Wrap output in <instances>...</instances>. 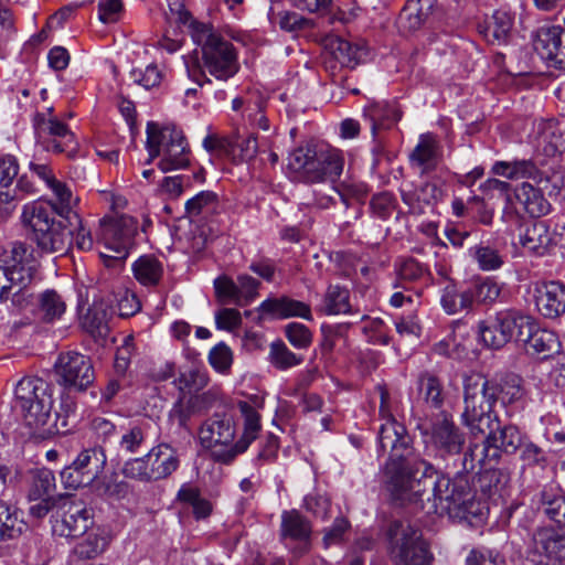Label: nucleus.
I'll use <instances>...</instances> for the list:
<instances>
[{"instance_id": "1", "label": "nucleus", "mask_w": 565, "mask_h": 565, "mask_svg": "<svg viewBox=\"0 0 565 565\" xmlns=\"http://www.w3.org/2000/svg\"><path fill=\"white\" fill-rule=\"evenodd\" d=\"M388 477L395 499L419 504L427 513L447 514L459 521L481 514L480 502L462 470L450 479L416 454Z\"/></svg>"}, {"instance_id": "2", "label": "nucleus", "mask_w": 565, "mask_h": 565, "mask_svg": "<svg viewBox=\"0 0 565 565\" xmlns=\"http://www.w3.org/2000/svg\"><path fill=\"white\" fill-rule=\"evenodd\" d=\"M494 174L508 179H531L518 184L513 194L518 204L531 217H542L552 212V201L565 207V175L554 162L545 159H522L498 161L493 164Z\"/></svg>"}, {"instance_id": "3", "label": "nucleus", "mask_w": 565, "mask_h": 565, "mask_svg": "<svg viewBox=\"0 0 565 565\" xmlns=\"http://www.w3.org/2000/svg\"><path fill=\"white\" fill-rule=\"evenodd\" d=\"M237 407L244 417V431L234 445L235 425L226 415H213L199 431L201 444L211 449L215 459L223 463H230L238 454L244 452L260 430L259 414L249 402L239 401Z\"/></svg>"}, {"instance_id": "4", "label": "nucleus", "mask_w": 565, "mask_h": 565, "mask_svg": "<svg viewBox=\"0 0 565 565\" xmlns=\"http://www.w3.org/2000/svg\"><path fill=\"white\" fill-rule=\"evenodd\" d=\"M191 38L201 46L203 65L199 57L189 56L185 58V67L189 77L200 86L206 78L204 68L217 79L226 81L233 77L238 71L237 56L234 46L217 34L212 26L204 23L191 25Z\"/></svg>"}, {"instance_id": "5", "label": "nucleus", "mask_w": 565, "mask_h": 565, "mask_svg": "<svg viewBox=\"0 0 565 565\" xmlns=\"http://www.w3.org/2000/svg\"><path fill=\"white\" fill-rule=\"evenodd\" d=\"M36 269V262L24 244H10L0 255V305L15 311L32 305L31 285Z\"/></svg>"}, {"instance_id": "6", "label": "nucleus", "mask_w": 565, "mask_h": 565, "mask_svg": "<svg viewBox=\"0 0 565 565\" xmlns=\"http://www.w3.org/2000/svg\"><path fill=\"white\" fill-rule=\"evenodd\" d=\"M55 210L45 202H30L23 205L21 223L32 233V238L43 252L63 253L72 245L74 226L65 217L56 218Z\"/></svg>"}, {"instance_id": "7", "label": "nucleus", "mask_w": 565, "mask_h": 565, "mask_svg": "<svg viewBox=\"0 0 565 565\" xmlns=\"http://www.w3.org/2000/svg\"><path fill=\"white\" fill-rule=\"evenodd\" d=\"M344 160L338 149L308 141L298 146L288 158V168L305 183H334L341 175Z\"/></svg>"}, {"instance_id": "8", "label": "nucleus", "mask_w": 565, "mask_h": 565, "mask_svg": "<svg viewBox=\"0 0 565 565\" xmlns=\"http://www.w3.org/2000/svg\"><path fill=\"white\" fill-rule=\"evenodd\" d=\"M380 392L379 416L382 422L379 427V452L387 454L386 473L390 476L405 462L415 458L416 451L406 427L396 420L391 411L390 393L384 386L377 387Z\"/></svg>"}, {"instance_id": "9", "label": "nucleus", "mask_w": 565, "mask_h": 565, "mask_svg": "<svg viewBox=\"0 0 565 565\" xmlns=\"http://www.w3.org/2000/svg\"><path fill=\"white\" fill-rule=\"evenodd\" d=\"M498 399L497 382L488 381L479 374L465 377V409L461 417L473 436L484 435L487 428L494 426L492 407Z\"/></svg>"}, {"instance_id": "10", "label": "nucleus", "mask_w": 565, "mask_h": 565, "mask_svg": "<svg viewBox=\"0 0 565 565\" xmlns=\"http://www.w3.org/2000/svg\"><path fill=\"white\" fill-rule=\"evenodd\" d=\"M147 163L160 158L157 166L162 172L184 169L190 164V148L182 130L154 122L147 126Z\"/></svg>"}, {"instance_id": "11", "label": "nucleus", "mask_w": 565, "mask_h": 565, "mask_svg": "<svg viewBox=\"0 0 565 565\" xmlns=\"http://www.w3.org/2000/svg\"><path fill=\"white\" fill-rule=\"evenodd\" d=\"M54 385L38 376H25L14 387V408L30 427L47 424L54 405Z\"/></svg>"}, {"instance_id": "12", "label": "nucleus", "mask_w": 565, "mask_h": 565, "mask_svg": "<svg viewBox=\"0 0 565 565\" xmlns=\"http://www.w3.org/2000/svg\"><path fill=\"white\" fill-rule=\"evenodd\" d=\"M388 554L396 565H429L431 556L420 531L406 521H394L388 529Z\"/></svg>"}, {"instance_id": "13", "label": "nucleus", "mask_w": 565, "mask_h": 565, "mask_svg": "<svg viewBox=\"0 0 565 565\" xmlns=\"http://www.w3.org/2000/svg\"><path fill=\"white\" fill-rule=\"evenodd\" d=\"M137 233L138 222L132 216L120 215L116 218L102 220L97 232L98 243L114 254L108 255L100 252V255L114 259H125Z\"/></svg>"}, {"instance_id": "14", "label": "nucleus", "mask_w": 565, "mask_h": 565, "mask_svg": "<svg viewBox=\"0 0 565 565\" xmlns=\"http://www.w3.org/2000/svg\"><path fill=\"white\" fill-rule=\"evenodd\" d=\"M525 318L512 310L498 311L478 323L479 339L489 349H501L522 331Z\"/></svg>"}, {"instance_id": "15", "label": "nucleus", "mask_w": 565, "mask_h": 565, "mask_svg": "<svg viewBox=\"0 0 565 565\" xmlns=\"http://www.w3.org/2000/svg\"><path fill=\"white\" fill-rule=\"evenodd\" d=\"M54 369L57 382L66 388L85 391L95 381V370L92 359L77 351L60 353Z\"/></svg>"}, {"instance_id": "16", "label": "nucleus", "mask_w": 565, "mask_h": 565, "mask_svg": "<svg viewBox=\"0 0 565 565\" xmlns=\"http://www.w3.org/2000/svg\"><path fill=\"white\" fill-rule=\"evenodd\" d=\"M36 142L43 150L72 153L77 142L74 134L56 117L45 118L38 114L34 118Z\"/></svg>"}, {"instance_id": "17", "label": "nucleus", "mask_w": 565, "mask_h": 565, "mask_svg": "<svg viewBox=\"0 0 565 565\" xmlns=\"http://www.w3.org/2000/svg\"><path fill=\"white\" fill-rule=\"evenodd\" d=\"M516 341L524 343L527 354L541 360L554 358L562 348L554 331L537 327L529 318H525L522 331L516 332Z\"/></svg>"}, {"instance_id": "18", "label": "nucleus", "mask_w": 565, "mask_h": 565, "mask_svg": "<svg viewBox=\"0 0 565 565\" xmlns=\"http://www.w3.org/2000/svg\"><path fill=\"white\" fill-rule=\"evenodd\" d=\"M63 514L53 525L56 535L78 539L93 527V510L82 501H70L63 504Z\"/></svg>"}, {"instance_id": "19", "label": "nucleus", "mask_w": 565, "mask_h": 565, "mask_svg": "<svg viewBox=\"0 0 565 565\" xmlns=\"http://www.w3.org/2000/svg\"><path fill=\"white\" fill-rule=\"evenodd\" d=\"M533 47L545 61L565 70V31L559 25H543L537 29Z\"/></svg>"}, {"instance_id": "20", "label": "nucleus", "mask_w": 565, "mask_h": 565, "mask_svg": "<svg viewBox=\"0 0 565 565\" xmlns=\"http://www.w3.org/2000/svg\"><path fill=\"white\" fill-rule=\"evenodd\" d=\"M430 443L437 454L446 456L460 455L465 446V434L447 416L437 418L430 427Z\"/></svg>"}, {"instance_id": "21", "label": "nucleus", "mask_w": 565, "mask_h": 565, "mask_svg": "<svg viewBox=\"0 0 565 565\" xmlns=\"http://www.w3.org/2000/svg\"><path fill=\"white\" fill-rule=\"evenodd\" d=\"M403 203L413 215L425 214L443 198V190L434 182L426 181L420 185L404 182L399 189Z\"/></svg>"}, {"instance_id": "22", "label": "nucleus", "mask_w": 565, "mask_h": 565, "mask_svg": "<svg viewBox=\"0 0 565 565\" xmlns=\"http://www.w3.org/2000/svg\"><path fill=\"white\" fill-rule=\"evenodd\" d=\"M535 156L532 159L547 157L555 162L554 158L565 151V129L554 119L542 120L537 124L534 137Z\"/></svg>"}, {"instance_id": "23", "label": "nucleus", "mask_w": 565, "mask_h": 565, "mask_svg": "<svg viewBox=\"0 0 565 565\" xmlns=\"http://www.w3.org/2000/svg\"><path fill=\"white\" fill-rule=\"evenodd\" d=\"M443 159V147L433 132L422 134L418 142L408 154L409 164L420 175L435 171Z\"/></svg>"}, {"instance_id": "24", "label": "nucleus", "mask_w": 565, "mask_h": 565, "mask_svg": "<svg viewBox=\"0 0 565 565\" xmlns=\"http://www.w3.org/2000/svg\"><path fill=\"white\" fill-rule=\"evenodd\" d=\"M539 312L548 319L565 315V285L558 281L536 284L533 291Z\"/></svg>"}, {"instance_id": "25", "label": "nucleus", "mask_w": 565, "mask_h": 565, "mask_svg": "<svg viewBox=\"0 0 565 565\" xmlns=\"http://www.w3.org/2000/svg\"><path fill=\"white\" fill-rule=\"evenodd\" d=\"M533 546L542 557L539 565H565V535L554 529L542 527L533 534Z\"/></svg>"}, {"instance_id": "26", "label": "nucleus", "mask_w": 565, "mask_h": 565, "mask_svg": "<svg viewBox=\"0 0 565 565\" xmlns=\"http://www.w3.org/2000/svg\"><path fill=\"white\" fill-rule=\"evenodd\" d=\"M145 457L153 481L169 478L180 467L179 452L168 443L153 446Z\"/></svg>"}, {"instance_id": "27", "label": "nucleus", "mask_w": 565, "mask_h": 565, "mask_svg": "<svg viewBox=\"0 0 565 565\" xmlns=\"http://www.w3.org/2000/svg\"><path fill=\"white\" fill-rule=\"evenodd\" d=\"M19 174V163L15 157L4 156L0 158V216H9L13 209V202L18 201L17 190H11V184Z\"/></svg>"}, {"instance_id": "28", "label": "nucleus", "mask_w": 565, "mask_h": 565, "mask_svg": "<svg viewBox=\"0 0 565 565\" xmlns=\"http://www.w3.org/2000/svg\"><path fill=\"white\" fill-rule=\"evenodd\" d=\"M259 311L275 319L299 317L312 320L309 305L288 297L268 298L260 303Z\"/></svg>"}, {"instance_id": "29", "label": "nucleus", "mask_w": 565, "mask_h": 565, "mask_svg": "<svg viewBox=\"0 0 565 565\" xmlns=\"http://www.w3.org/2000/svg\"><path fill=\"white\" fill-rule=\"evenodd\" d=\"M487 431L489 433V443L498 448L500 455L501 452L515 454L527 438L516 426H500L497 419L494 426L487 428Z\"/></svg>"}, {"instance_id": "30", "label": "nucleus", "mask_w": 565, "mask_h": 565, "mask_svg": "<svg viewBox=\"0 0 565 565\" xmlns=\"http://www.w3.org/2000/svg\"><path fill=\"white\" fill-rule=\"evenodd\" d=\"M481 444H471L468 450L460 458L461 470L469 473L475 470L477 466H486L487 463H497L501 457L498 448L489 443V433L484 435Z\"/></svg>"}, {"instance_id": "31", "label": "nucleus", "mask_w": 565, "mask_h": 565, "mask_svg": "<svg viewBox=\"0 0 565 565\" xmlns=\"http://www.w3.org/2000/svg\"><path fill=\"white\" fill-rule=\"evenodd\" d=\"M520 245L531 254L544 255L552 245L550 228L544 221L532 222L519 235Z\"/></svg>"}, {"instance_id": "32", "label": "nucleus", "mask_w": 565, "mask_h": 565, "mask_svg": "<svg viewBox=\"0 0 565 565\" xmlns=\"http://www.w3.org/2000/svg\"><path fill=\"white\" fill-rule=\"evenodd\" d=\"M109 543L110 536L105 530L92 527L81 536L73 548V553L81 559H92L103 554Z\"/></svg>"}, {"instance_id": "33", "label": "nucleus", "mask_w": 565, "mask_h": 565, "mask_svg": "<svg viewBox=\"0 0 565 565\" xmlns=\"http://www.w3.org/2000/svg\"><path fill=\"white\" fill-rule=\"evenodd\" d=\"M47 188H50L56 201H44L55 210L58 217H65L68 222H78L79 215L74 211L78 199L74 196L71 186L58 180H54Z\"/></svg>"}, {"instance_id": "34", "label": "nucleus", "mask_w": 565, "mask_h": 565, "mask_svg": "<svg viewBox=\"0 0 565 565\" xmlns=\"http://www.w3.org/2000/svg\"><path fill=\"white\" fill-rule=\"evenodd\" d=\"M220 207L218 196L213 191H201L185 202V213L193 222H207Z\"/></svg>"}, {"instance_id": "35", "label": "nucleus", "mask_w": 565, "mask_h": 565, "mask_svg": "<svg viewBox=\"0 0 565 565\" xmlns=\"http://www.w3.org/2000/svg\"><path fill=\"white\" fill-rule=\"evenodd\" d=\"M149 425L146 423L131 425L119 433L116 448L117 456H132L139 454L149 438Z\"/></svg>"}, {"instance_id": "36", "label": "nucleus", "mask_w": 565, "mask_h": 565, "mask_svg": "<svg viewBox=\"0 0 565 565\" xmlns=\"http://www.w3.org/2000/svg\"><path fill=\"white\" fill-rule=\"evenodd\" d=\"M434 0H408L402 9L397 24L401 31L418 30L431 12Z\"/></svg>"}, {"instance_id": "37", "label": "nucleus", "mask_w": 565, "mask_h": 565, "mask_svg": "<svg viewBox=\"0 0 565 565\" xmlns=\"http://www.w3.org/2000/svg\"><path fill=\"white\" fill-rule=\"evenodd\" d=\"M328 52L333 62L348 68H354L366 54L364 47L338 36L329 40Z\"/></svg>"}, {"instance_id": "38", "label": "nucleus", "mask_w": 565, "mask_h": 565, "mask_svg": "<svg viewBox=\"0 0 565 565\" xmlns=\"http://www.w3.org/2000/svg\"><path fill=\"white\" fill-rule=\"evenodd\" d=\"M539 510L551 521L565 526V492L557 487H545L539 494Z\"/></svg>"}, {"instance_id": "39", "label": "nucleus", "mask_w": 565, "mask_h": 565, "mask_svg": "<svg viewBox=\"0 0 565 565\" xmlns=\"http://www.w3.org/2000/svg\"><path fill=\"white\" fill-rule=\"evenodd\" d=\"M72 463L84 472L85 479L95 481L103 473L107 457L102 446H94L83 449Z\"/></svg>"}, {"instance_id": "40", "label": "nucleus", "mask_w": 565, "mask_h": 565, "mask_svg": "<svg viewBox=\"0 0 565 565\" xmlns=\"http://www.w3.org/2000/svg\"><path fill=\"white\" fill-rule=\"evenodd\" d=\"M365 115L371 120L372 134L375 136L379 130L390 129L401 119L399 110L386 102L374 103L365 108Z\"/></svg>"}, {"instance_id": "41", "label": "nucleus", "mask_w": 565, "mask_h": 565, "mask_svg": "<svg viewBox=\"0 0 565 565\" xmlns=\"http://www.w3.org/2000/svg\"><path fill=\"white\" fill-rule=\"evenodd\" d=\"M396 287L408 288L409 284H426L429 273L427 269L414 258L399 259L395 264Z\"/></svg>"}, {"instance_id": "42", "label": "nucleus", "mask_w": 565, "mask_h": 565, "mask_svg": "<svg viewBox=\"0 0 565 565\" xmlns=\"http://www.w3.org/2000/svg\"><path fill=\"white\" fill-rule=\"evenodd\" d=\"M132 271L138 282L151 287L161 280L163 266L154 256L143 255L132 264Z\"/></svg>"}, {"instance_id": "43", "label": "nucleus", "mask_w": 565, "mask_h": 565, "mask_svg": "<svg viewBox=\"0 0 565 565\" xmlns=\"http://www.w3.org/2000/svg\"><path fill=\"white\" fill-rule=\"evenodd\" d=\"M66 311L63 297L53 289H47L38 297V315L44 322H54L62 318Z\"/></svg>"}, {"instance_id": "44", "label": "nucleus", "mask_w": 565, "mask_h": 565, "mask_svg": "<svg viewBox=\"0 0 565 565\" xmlns=\"http://www.w3.org/2000/svg\"><path fill=\"white\" fill-rule=\"evenodd\" d=\"M469 288L475 305L491 306L500 298L503 284H500L494 278L483 277L471 281Z\"/></svg>"}, {"instance_id": "45", "label": "nucleus", "mask_w": 565, "mask_h": 565, "mask_svg": "<svg viewBox=\"0 0 565 565\" xmlns=\"http://www.w3.org/2000/svg\"><path fill=\"white\" fill-rule=\"evenodd\" d=\"M25 524L22 513L14 507L0 503V541L17 539L21 535Z\"/></svg>"}, {"instance_id": "46", "label": "nucleus", "mask_w": 565, "mask_h": 565, "mask_svg": "<svg viewBox=\"0 0 565 565\" xmlns=\"http://www.w3.org/2000/svg\"><path fill=\"white\" fill-rule=\"evenodd\" d=\"M281 533L292 540L307 542L311 534L310 522L297 511L284 512L281 515Z\"/></svg>"}, {"instance_id": "47", "label": "nucleus", "mask_w": 565, "mask_h": 565, "mask_svg": "<svg viewBox=\"0 0 565 565\" xmlns=\"http://www.w3.org/2000/svg\"><path fill=\"white\" fill-rule=\"evenodd\" d=\"M472 258L483 271L500 269L504 264V256L493 246L479 244L470 249Z\"/></svg>"}, {"instance_id": "48", "label": "nucleus", "mask_w": 565, "mask_h": 565, "mask_svg": "<svg viewBox=\"0 0 565 565\" xmlns=\"http://www.w3.org/2000/svg\"><path fill=\"white\" fill-rule=\"evenodd\" d=\"M418 390L430 407H441L444 403L443 385L437 376L428 372L423 373L418 379Z\"/></svg>"}, {"instance_id": "49", "label": "nucleus", "mask_w": 565, "mask_h": 565, "mask_svg": "<svg viewBox=\"0 0 565 565\" xmlns=\"http://www.w3.org/2000/svg\"><path fill=\"white\" fill-rule=\"evenodd\" d=\"M92 484L98 495L113 500L124 499L130 491L126 481L118 480L114 476L98 477Z\"/></svg>"}, {"instance_id": "50", "label": "nucleus", "mask_w": 565, "mask_h": 565, "mask_svg": "<svg viewBox=\"0 0 565 565\" xmlns=\"http://www.w3.org/2000/svg\"><path fill=\"white\" fill-rule=\"evenodd\" d=\"M82 324L92 334H105L108 330V313L104 305L94 302L82 318Z\"/></svg>"}, {"instance_id": "51", "label": "nucleus", "mask_w": 565, "mask_h": 565, "mask_svg": "<svg viewBox=\"0 0 565 565\" xmlns=\"http://www.w3.org/2000/svg\"><path fill=\"white\" fill-rule=\"evenodd\" d=\"M269 361L275 367L287 370L301 364L303 356L291 352L282 341H275L270 344Z\"/></svg>"}, {"instance_id": "52", "label": "nucleus", "mask_w": 565, "mask_h": 565, "mask_svg": "<svg viewBox=\"0 0 565 565\" xmlns=\"http://www.w3.org/2000/svg\"><path fill=\"white\" fill-rule=\"evenodd\" d=\"M351 530V524L343 515L337 516L330 526L322 531V546L330 548L332 546H341L347 540V535Z\"/></svg>"}, {"instance_id": "53", "label": "nucleus", "mask_w": 565, "mask_h": 565, "mask_svg": "<svg viewBox=\"0 0 565 565\" xmlns=\"http://www.w3.org/2000/svg\"><path fill=\"white\" fill-rule=\"evenodd\" d=\"M273 22L286 32L298 33L305 30L315 29L316 22L312 19L305 18L297 12L282 11L273 17Z\"/></svg>"}, {"instance_id": "54", "label": "nucleus", "mask_w": 565, "mask_h": 565, "mask_svg": "<svg viewBox=\"0 0 565 565\" xmlns=\"http://www.w3.org/2000/svg\"><path fill=\"white\" fill-rule=\"evenodd\" d=\"M512 24V18L508 12L495 11L486 28L484 35L488 41L505 42Z\"/></svg>"}, {"instance_id": "55", "label": "nucleus", "mask_w": 565, "mask_h": 565, "mask_svg": "<svg viewBox=\"0 0 565 565\" xmlns=\"http://www.w3.org/2000/svg\"><path fill=\"white\" fill-rule=\"evenodd\" d=\"M55 477L49 469L38 470L32 478L29 491L30 500H39L40 498L54 497Z\"/></svg>"}, {"instance_id": "56", "label": "nucleus", "mask_w": 565, "mask_h": 565, "mask_svg": "<svg viewBox=\"0 0 565 565\" xmlns=\"http://www.w3.org/2000/svg\"><path fill=\"white\" fill-rule=\"evenodd\" d=\"M178 500L191 504L198 520L207 518L212 512L211 502L201 498L196 488L183 486L178 492Z\"/></svg>"}, {"instance_id": "57", "label": "nucleus", "mask_w": 565, "mask_h": 565, "mask_svg": "<svg viewBox=\"0 0 565 565\" xmlns=\"http://www.w3.org/2000/svg\"><path fill=\"white\" fill-rule=\"evenodd\" d=\"M349 291L339 286H330L327 290L323 311L327 315H339L349 311Z\"/></svg>"}, {"instance_id": "58", "label": "nucleus", "mask_w": 565, "mask_h": 565, "mask_svg": "<svg viewBox=\"0 0 565 565\" xmlns=\"http://www.w3.org/2000/svg\"><path fill=\"white\" fill-rule=\"evenodd\" d=\"M207 374L196 369L182 372L174 381L182 393H198L207 385Z\"/></svg>"}, {"instance_id": "59", "label": "nucleus", "mask_w": 565, "mask_h": 565, "mask_svg": "<svg viewBox=\"0 0 565 565\" xmlns=\"http://www.w3.org/2000/svg\"><path fill=\"white\" fill-rule=\"evenodd\" d=\"M499 386V399L503 404H512L522 398L524 391L522 387V379L515 374L504 376Z\"/></svg>"}, {"instance_id": "60", "label": "nucleus", "mask_w": 565, "mask_h": 565, "mask_svg": "<svg viewBox=\"0 0 565 565\" xmlns=\"http://www.w3.org/2000/svg\"><path fill=\"white\" fill-rule=\"evenodd\" d=\"M520 450V459L525 467L544 468L547 463V452L539 445L534 444L529 437L524 440Z\"/></svg>"}, {"instance_id": "61", "label": "nucleus", "mask_w": 565, "mask_h": 565, "mask_svg": "<svg viewBox=\"0 0 565 565\" xmlns=\"http://www.w3.org/2000/svg\"><path fill=\"white\" fill-rule=\"evenodd\" d=\"M305 508L322 521L331 516V499L326 493L315 491L307 494L305 497Z\"/></svg>"}, {"instance_id": "62", "label": "nucleus", "mask_w": 565, "mask_h": 565, "mask_svg": "<svg viewBox=\"0 0 565 565\" xmlns=\"http://www.w3.org/2000/svg\"><path fill=\"white\" fill-rule=\"evenodd\" d=\"M125 478L137 480L140 482H153L148 463L145 456L129 458L121 468Z\"/></svg>"}, {"instance_id": "63", "label": "nucleus", "mask_w": 565, "mask_h": 565, "mask_svg": "<svg viewBox=\"0 0 565 565\" xmlns=\"http://www.w3.org/2000/svg\"><path fill=\"white\" fill-rule=\"evenodd\" d=\"M214 288L218 300L222 303H234L245 306L238 296L237 284L227 277H218L214 280Z\"/></svg>"}, {"instance_id": "64", "label": "nucleus", "mask_w": 565, "mask_h": 565, "mask_svg": "<svg viewBox=\"0 0 565 565\" xmlns=\"http://www.w3.org/2000/svg\"><path fill=\"white\" fill-rule=\"evenodd\" d=\"M203 147L217 156L236 158V143L228 137L209 135L203 140Z\"/></svg>"}]
</instances>
